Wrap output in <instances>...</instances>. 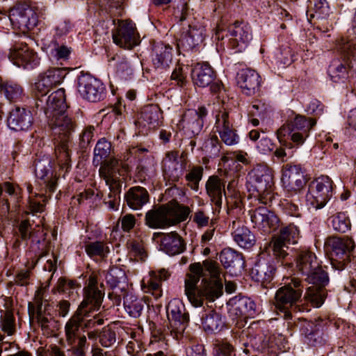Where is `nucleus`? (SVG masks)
<instances>
[{"mask_svg":"<svg viewBox=\"0 0 356 356\" xmlns=\"http://www.w3.org/2000/svg\"><path fill=\"white\" fill-rule=\"evenodd\" d=\"M97 283V275L92 273L83 289V300L65 325V339L69 345L76 343L85 328L92 327L95 324L102 325L104 322L103 319H97L95 315H92L100 308L104 295V289H100Z\"/></svg>","mask_w":356,"mask_h":356,"instance_id":"nucleus-2","label":"nucleus"},{"mask_svg":"<svg viewBox=\"0 0 356 356\" xmlns=\"http://www.w3.org/2000/svg\"><path fill=\"white\" fill-rule=\"evenodd\" d=\"M234 346L228 342H219L216 344L213 356H232Z\"/></svg>","mask_w":356,"mask_h":356,"instance_id":"nucleus-63","label":"nucleus"},{"mask_svg":"<svg viewBox=\"0 0 356 356\" xmlns=\"http://www.w3.org/2000/svg\"><path fill=\"white\" fill-rule=\"evenodd\" d=\"M77 344L72 345V350L75 356H85L86 350L88 349V344L85 335L79 337L76 340Z\"/></svg>","mask_w":356,"mask_h":356,"instance_id":"nucleus-62","label":"nucleus"},{"mask_svg":"<svg viewBox=\"0 0 356 356\" xmlns=\"http://www.w3.org/2000/svg\"><path fill=\"white\" fill-rule=\"evenodd\" d=\"M257 312L255 302L248 297L236 298L231 301L229 313L235 318L253 317Z\"/></svg>","mask_w":356,"mask_h":356,"instance_id":"nucleus-32","label":"nucleus"},{"mask_svg":"<svg viewBox=\"0 0 356 356\" xmlns=\"http://www.w3.org/2000/svg\"><path fill=\"white\" fill-rule=\"evenodd\" d=\"M207 36L204 20L194 19L188 24L178 42V47L186 51L193 50L201 46Z\"/></svg>","mask_w":356,"mask_h":356,"instance_id":"nucleus-18","label":"nucleus"},{"mask_svg":"<svg viewBox=\"0 0 356 356\" xmlns=\"http://www.w3.org/2000/svg\"><path fill=\"white\" fill-rule=\"evenodd\" d=\"M166 313L172 329L182 334L189 323V314L184 303L177 298L171 300L166 307Z\"/></svg>","mask_w":356,"mask_h":356,"instance_id":"nucleus-21","label":"nucleus"},{"mask_svg":"<svg viewBox=\"0 0 356 356\" xmlns=\"http://www.w3.org/2000/svg\"><path fill=\"white\" fill-rule=\"evenodd\" d=\"M273 170L264 165H258L250 173V184L256 191L261 203H266V195L269 194L273 184Z\"/></svg>","mask_w":356,"mask_h":356,"instance_id":"nucleus-16","label":"nucleus"},{"mask_svg":"<svg viewBox=\"0 0 356 356\" xmlns=\"http://www.w3.org/2000/svg\"><path fill=\"white\" fill-rule=\"evenodd\" d=\"M309 6L314 10V17L316 16L320 21L327 19L332 13L327 0H309Z\"/></svg>","mask_w":356,"mask_h":356,"instance_id":"nucleus-51","label":"nucleus"},{"mask_svg":"<svg viewBox=\"0 0 356 356\" xmlns=\"http://www.w3.org/2000/svg\"><path fill=\"white\" fill-rule=\"evenodd\" d=\"M281 181L289 196L299 194L307 183L301 165L292 163H287L283 166Z\"/></svg>","mask_w":356,"mask_h":356,"instance_id":"nucleus-15","label":"nucleus"},{"mask_svg":"<svg viewBox=\"0 0 356 356\" xmlns=\"http://www.w3.org/2000/svg\"><path fill=\"white\" fill-rule=\"evenodd\" d=\"M316 124V120L307 118L304 115L297 114L293 117H289L286 122L277 131V138L282 143L284 138L288 136L295 146L299 147L304 144Z\"/></svg>","mask_w":356,"mask_h":356,"instance_id":"nucleus-7","label":"nucleus"},{"mask_svg":"<svg viewBox=\"0 0 356 356\" xmlns=\"http://www.w3.org/2000/svg\"><path fill=\"white\" fill-rule=\"evenodd\" d=\"M127 170V165L120 162L116 159H111L102 163L99 168V176L105 181L109 189L121 188L120 177Z\"/></svg>","mask_w":356,"mask_h":356,"instance_id":"nucleus-23","label":"nucleus"},{"mask_svg":"<svg viewBox=\"0 0 356 356\" xmlns=\"http://www.w3.org/2000/svg\"><path fill=\"white\" fill-rule=\"evenodd\" d=\"M169 277V272L163 268L157 271H151L149 279L143 282V289L146 293H156V296H160L161 282L168 280Z\"/></svg>","mask_w":356,"mask_h":356,"instance_id":"nucleus-42","label":"nucleus"},{"mask_svg":"<svg viewBox=\"0 0 356 356\" xmlns=\"http://www.w3.org/2000/svg\"><path fill=\"white\" fill-rule=\"evenodd\" d=\"M124 198L129 207L134 210H138L149 202V195L145 188L134 186L128 190Z\"/></svg>","mask_w":356,"mask_h":356,"instance_id":"nucleus-41","label":"nucleus"},{"mask_svg":"<svg viewBox=\"0 0 356 356\" xmlns=\"http://www.w3.org/2000/svg\"><path fill=\"white\" fill-rule=\"evenodd\" d=\"M229 44L235 52H241L252 40L250 26L243 22H236L229 27Z\"/></svg>","mask_w":356,"mask_h":356,"instance_id":"nucleus-26","label":"nucleus"},{"mask_svg":"<svg viewBox=\"0 0 356 356\" xmlns=\"http://www.w3.org/2000/svg\"><path fill=\"white\" fill-rule=\"evenodd\" d=\"M232 236L234 242L244 249L252 248L256 242L254 234L243 222L238 220L232 222Z\"/></svg>","mask_w":356,"mask_h":356,"instance_id":"nucleus-34","label":"nucleus"},{"mask_svg":"<svg viewBox=\"0 0 356 356\" xmlns=\"http://www.w3.org/2000/svg\"><path fill=\"white\" fill-rule=\"evenodd\" d=\"M303 286L302 282L293 278L291 282L280 287L275 293V306L283 313L285 319L291 318V312H297V303L300 301Z\"/></svg>","mask_w":356,"mask_h":356,"instance_id":"nucleus-8","label":"nucleus"},{"mask_svg":"<svg viewBox=\"0 0 356 356\" xmlns=\"http://www.w3.org/2000/svg\"><path fill=\"white\" fill-rule=\"evenodd\" d=\"M33 168L35 177L44 180L48 191L54 193L57 187L58 178L53 173L51 159L48 156L37 159L34 161Z\"/></svg>","mask_w":356,"mask_h":356,"instance_id":"nucleus-28","label":"nucleus"},{"mask_svg":"<svg viewBox=\"0 0 356 356\" xmlns=\"http://www.w3.org/2000/svg\"><path fill=\"white\" fill-rule=\"evenodd\" d=\"M333 181L325 175H322L309 186L307 200L316 209L323 208L332 196Z\"/></svg>","mask_w":356,"mask_h":356,"instance_id":"nucleus-14","label":"nucleus"},{"mask_svg":"<svg viewBox=\"0 0 356 356\" xmlns=\"http://www.w3.org/2000/svg\"><path fill=\"white\" fill-rule=\"evenodd\" d=\"M185 248L184 240L176 232L165 234L161 239L160 249L169 255L181 254Z\"/></svg>","mask_w":356,"mask_h":356,"instance_id":"nucleus-40","label":"nucleus"},{"mask_svg":"<svg viewBox=\"0 0 356 356\" xmlns=\"http://www.w3.org/2000/svg\"><path fill=\"white\" fill-rule=\"evenodd\" d=\"M47 119L54 131V141H56V139L70 141L71 135L76 128V122L66 113V111Z\"/></svg>","mask_w":356,"mask_h":356,"instance_id":"nucleus-25","label":"nucleus"},{"mask_svg":"<svg viewBox=\"0 0 356 356\" xmlns=\"http://www.w3.org/2000/svg\"><path fill=\"white\" fill-rule=\"evenodd\" d=\"M339 57L334 58L328 67L330 79L343 83L352 72L356 73V44L351 40L341 38L337 44Z\"/></svg>","mask_w":356,"mask_h":356,"instance_id":"nucleus-5","label":"nucleus"},{"mask_svg":"<svg viewBox=\"0 0 356 356\" xmlns=\"http://www.w3.org/2000/svg\"><path fill=\"white\" fill-rule=\"evenodd\" d=\"M193 221L197 227H206L209 223L210 217L204 210L197 209L193 215Z\"/></svg>","mask_w":356,"mask_h":356,"instance_id":"nucleus-61","label":"nucleus"},{"mask_svg":"<svg viewBox=\"0 0 356 356\" xmlns=\"http://www.w3.org/2000/svg\"><path fill=\"white\" fill-rule=\"evenodd\" d=\"M8 58L18 67L33 68L38 65L36 54L25 44H18L10 49Z\"/></svg>","mask_w":356,"mask_h":356,"instance_id":"nucleus-27","label":"nucleus"},{"mask_svg":"<svg viewBox=\"0 0 356 356\" xmlns=\"http://www.w3.org/2000/svg\"><path fill=\"white\" fill-rule=\"evenodd\" d=\"M37 108L43 110L47 118L66 111L65 90L60 88L52 92L47 97H38L36 102Z\"/></svg>","mask_w":356,"mask_h":356,"instance_id":"nucleus-24","label":"nucleus"},{"mask_svg":"<svg viewBox=\"0 0 356 356\" xmlns=\"http://www.w3.org/2000/svg\"><path fill=\"white\" fill-rule=\"evenodd\" d=\"M300 238V229L294 224H289L282 227L279 234L272 238L269 245L270 248L272 249L273 256L278 262L280 261L282 266L290 264L288 261V244L297 243Z\"/></svg>","mask_w":356,"mask_h":356,"instance_id":"nucleus-9","label":"nucleus"},{"mask_svg":"<svg viewBox=\"0 0 356 356\" xmlns=\"http://www.w3.org/2000/svg\"><path fill=\"white\" fill-rule=\"evenodd\" d=\"M8 19L14 29L22 33L33 30L38 23V17L35 10L29 6L19 3L10 10Z\"/></svg>","mask_w":356,"mask_h":356,"instance_id":"nucleus-13","label":"nucleus"},{"mask_svg":"<svg viewBox=\"0 0 356 356\" xmlns=\"http://www.w3.org/2000/svg\"><path fill=\"white\" fill-rule=\"evenodd\" d=\"M113 23L114 28L112 30V38L118 46L131 49L140 43L136 25L131 20L114 19Z\"/></svg>","mask_w":356,"mask_h":356,"instance_id":"nucleus-11","label":"nucleus"},{"mask_svg":"<svg viewBox=\"0 0 356 356\" xmlns=\"http://www.w3.org/2000/svg\"><path fill=\"white\" fill-rule=\"evenodd\" d=\"M215 129L221 141L226 145L234 146L239 143L240 136L234 126L233 119L227 111H220L216 115Z\"/></svg>","mask_w":356,"mask_h":356,"instance_id":"nucleus-20","label":"nucleus"},{"mask_svg":"<svg viewBox=\"0 0 356 356\" xmlns=\"http://www.w3.org/2000/svg\"><path fill=\"white\" fill-rule=\"evenodd\" d=\"M0 93L10 102H17L24 95L23 88L17 83L0 76Z\"/></svg>","mask_w":356,"mask_h":356,"instance_id":"nucleus-43","label":"nucleus"},{"mask_svg":"<svg viewBox=\"0 0 356 356\" xmlns=\"http://www.w3.org/2000/svg\"><path fill=\"white\" fill-rule=\"evenodd\" d=\"M77 286L78 285L75 282L67 280L64 277H60L58 279L56 286L53 289V292H58L70 296L71 294H73L74 291Z\"/></svg>","mask_w":356,"mask_h":356,"instance_id":"nucleus-54","label":"nucleus"},{"mask_svg":"<svg viewBox=\"0 0 356 356\" xmlns=\"http://www.w3.org/2000/svg\"><path fill=\"white\" fill-rule=\"evenodd\" d=\"M28 308L29 314L35 315L43 331L49 333L52 330L56 323L53 315V307L47 300H43L40 290L36 291L33 302L29 303Z\"/></svg>","mask_w":356,"mask_h":356,"instance_id":"nucleus-12","label":"nucleus"},{"mask_svg":"<svg viewBox=\"0 0 356 356\" xmlns=\"http://www.w3.org/2000/svg\"><path fill=\"white\" fill-rule=\"evenodd\" d=\"M66 75V69L60 67L50 68L40 74L33 86L36 96L44 97L51 89L63 82Z\"/></svg>","mask_w":356,"mask_h":356,"instance_id":"nucleus-19","label":"nucleus"},{"mask_svg":"<svg viewBox=\"0 0 356 356\" xmlns=\"http://www.w3.org/2000/svg\"><path fill=\"white\" fill-rule=\"evenodd\" d=\"M204 168L201 165H195L191 168L185 175L186 185L193 191H197L200 182L203 177Z\"/></svg>","mask_w":356,"mask_h":356,"instance_id":"nucleus-49","label":"nucleus"},{"mask_svg":"<svg viewBox=\"0 0 356 356\" xmlns=\"http://www.w3.org/2000/svg\"><path fill=\"white\" fill-rule=\"evenodd\" d=\"M332 225L335 231L341 233H345L350 229V220L343 212L337 213L332 216Z\"/></svg>","mask_w":356,"mask_h":356,"instance_id":"nucleus-52","label":"nucleus"},{"mask_svg":"<svg viewBox=\"0 0 356 356\" xmlns=\"http://www.w3.org/2000/svg\"><path fill=\"white\" fill-rule=\"evenodd\" d=\"M250 219L255 226L261 227L264 232H270L276 229L280 224V220L275 213L266 207H260L249 211Z\"/></svg>","mask_w":356,"mask_h":356,"instance_id":"nucleus-30","label":"nucleus"},{"mask_svg":"<svg viewBox=\"0 0 356 356\" xmlns=\"http://www.w3.org/2000/svg\"><path fill=\"white\" fill-rule=\"evenodd\" d=\"M259 322H254L246 330L234 335V346H238L246 355L257 356L269 350V339L259 327Z\"/></svg>","mask_w":356,"mask_h":356,"instance_id":"nucleus-6","label":"nucleus"},{"mask_svg":"<svg viewBox=\"0 0 356 356\" xmlns=\"http://www.w3.org/2000/svg\"><path fill=\"white\" fill-rule=\"evenodd\" d=\"M276 272L277 267L273 261H259L251 269L250 276L256 282L268 284L274 279Z\"/></svg>","mask_w":356,"mask_h":356,"instance_id":"nucleus-37","label":"nucleus"},{"mask_svg":"<svg viewBox=\"0 0 356 356\" xmlns=\"http://www.w3.org/2000/svg\"><path fill=\"white\" fill-rule=\"evenodd\" d=\"M99 343L104 347H110L116 341L115 332L109 327L102 329L99 335Z\"/></svg>","mask_w":356,"mask_h":356,"instance_id":"nucleus-55","label":"nucleus"},{"mask_svg":"<svg viewBox=\"0 0 356 356\" xmlns=\"http://www.w3.org/2000/svg\"><path fill=\"white\" fill-rule=\"evenodd\" d=\"M124 307L130 316L138 318L142 314L144 302L142 299L132 294H127L124 297Z\"/></svg>","mask_w":356,"mask_h":356,"instance_id":"nucleus-47","label":"nucleus"},{"mask_svg":"<svg viewBox=\"0 0 356 356\" xmlns=\"http://www.w3.org/2000/svg\"><path fill=\"white\" fill-rule=\"evenodd\" d=\"M73 28V25L69 19H60L55 26L56 35L62 37L69 33Z\"/></svg>","mask_w":356,"mask_h":356,"instance_id":"nucleus-60","label":"nucleus"},{"mask_svg":"<svg viewBox=\"0 0 356 356\" xmlns=\"http://www.w3.org/2000/svg\"><path fill=\"white\" fill-rule=\"evenodd\" d=\"M216 77L215 72L208 63H198L193 66L191 78L194 84L199 87L209 86Z\"/></svg>","mask_w":356,"mask_h":356,"instance_id":"nucleus-36","label":"nucleus"},{"mask_svg":"<svg viewBox=\"0 0 356 356\" xmlns=\"http://www.w3.org/2000/svg\"><path fill=\"white\" fill-rule=\"evenodd\" d=\"M77 89L83 99L96 102L103 97L105 88L99 79L89 74H81L78 78Z\"/></svg>","mask_w":356,"mask_h":356,"instance_id":"nucleus-22","label":"nucleus"},{"mask_svg":"<svg viewBox=\"0 0 356 356\" xmlns=\"http://www.w3.org/2000/svg\"><path fill=\"white\" fill-rule=\"evenodd\" d=\"M190 273L185 280V294L195 307H202L204 301L213 302L222 294L220 268L217 262L204 260L189 266Z\"/></svg>","mask_w":356,"mask_h":356,"instance_id":"nucleus-1","label":"nucleus"},{"mask_svg":"<svg viewBox=\"0 0 356 356\" xmlns=\"http://www.w3.org/2000/svg\"><path fill=\"white\" fill-rule=\"evenodd\" d=\"M219 259L224 268L231 273L241 272L243 268L244 261L241 254L232 248L223 249L220 253Z\"/></svg>","mask_w":356,"mask_h":356,"instance_id":"nucleus-39","label":"nucleus"},{"mask_svg":"<svg viewBox=\"0 0 356 356\" xmlns=\"http://www.w3.org/2000/svg\"><path fill=\"white\" fill-rule=\"evenodd\" d=\"M190 213L188 206L171 201L148 211L145 215V222L152 229L165 228L185 221Z\"/></svg>","mask_w":356,"mask_h":356,"instance_id":"nucleus-4","label":"nucleus"},{"mask_svg":"<svg viewBox=\"0 0 356 356\" xmlns=\"http://www.w3.org/2000/svg\"><path fill=\"white\" fill-rule=\"evenodd\" d=\"M110 193L108 195V200L106 203L108 204V207L111 209L115 210L120 201V192L121 188L109 189Z\"/></svg>","mask_w":356,"mask_h":356,"instance_id":"nucleus-64","label":"nucleus"},{"mask_svg":"<svg viewBox=\"0 0 356 356\" xmlns=\"http://www.w3.org/2000/svg\"><path fill=\"white\" fill-rule=\"evenodd\" d=\"M207 115L208 109L204 106H199L197 110L189 109L184 113L177 126L188 137L197 136L202 130Z\"/></svg>","mask_w":356,"mask_h":356,"instance_id":"nucleus-17","label":"nucleus"},{"mask_svg":"<svg viewBox=\"0 0 356 356\" xmlns=\"http://www.w3.org/2000/svg\"><path fill=\"white\" fill-rule=\"evenodd\" d=\"M51 54L57 60L66 59L70 54V49L64 45H59L56 40H52L49 45Z\"/></svg>","mask_w":356,"mask_h":356,"instance_id":"nucleus-56","label":"nucleus"},{"mask_svg":"<svg viewBox=\"0 0 356 356\" xmlns=\"http://www.w3.org/2000/svg\"><path fill=\"white\" fill-rule=\"evenodd\" d=\"M105 280L106 284L113 289V291L108 293V298L113 300L114 304L120 305L122 296L118 293V290L122 292L125 288L127 281L125 272L118 267H112L106 273Z\"/></svg>","mask_w":356,"mask_h":356,"instance_id":"nucleus-29","label":"nucleus"},{"mask_svg":"<svg viewBox=\"0 0 356 356\" xmlns=\"http://www.w3.org/2000/svg\"><path fill=\"white\" fill-rule=\"evenodd\" d=\"M87 255L90 258L99 257L104 259L110 252L107 243L102 241L89 242L84 245Z\"/></svg>","mask_w":356,"mask_h":356,"instance_id":"nucleus-46","label":"nucleus"},{"mask_svg":"<svg viewBox=\"0 0 356 356\" xmlns=\"http://www.w3.org/2000/svg\"><path fill=\"white\" fill-rule=\"evenodd\" d=\"M221 147V143L216 136H211L205 141L204 149L210 156H218Z\"/></svg>","mask_w":356,"mask_h":356,"instance_id":"nucleus-57","label":"nucleus"},{"mask_svg":"<svg viewBox=\"0 0 356 356\" xmlns=\"http://www.w3.org/2000/svg\"><path fill=\"white\" fill-rule=\"evenodd\" d=\"M237 83L243 92L250 96L259 91L261 85V77L253 70L243 69L238 73Z\"/></svg>","mask_w":356,"mask_h":356,"instance_id":"nucleus-33","label":"nucleus"},{"mask_svg":"<svg viewBox=\"0 0 356 356\" xmlns=\"http://www.w3.org/2000/svg\"><path fill=\"white\" fill-rule=\"evenodd\" d=\"M296 269L303 280L312 286L307 289L305 299L313 307H321L326 297L325 287L329 283L327 273L315 253L308 249L300 250L296 257Z\"/></svg>","mask_w":356,"mask_h":356,"instance_id":"nucleus-3","label":"nucleus"},{"mask_svg":"<svg viewBox=\"0 0 356 356\" xmlns=\"http://www.w3.org/2000/svg\"><path fill=\"white\" fill-rule=\"evenodd\" d=\"M95 127L87 126L79 135V146L81 148H86L90 143L94 136Z\"/></svg>","mask_w":356,"mask_h":356,"instance_id":"nucleus-58","label":"nucleus"},{"mask_svg":"<svg viewBox=\"0 0 356 356\" xmlns=\"http://www.w3.org/2000/svg\"><path fill=\"white\" fill-rule=\"evenodd\" d=\"M161 115V111L156 105H147L141 111L140 123L144 126H149V128H155L159 125Z\"/></svg>","mask_w":356,"mask_h":356,"instance_id":"nucleus-44","label":"nucleus"},{"mask_svg":"<svg viewBox=\"0 0 356 356\" xmlns=\"http://www.w3.org/2000/svg\"><path fill=\"white\" fill-rule=\"evenodd\" d=\"M111 152V144L107 141L104 138L99 139L94 149V159L93 162L96 165L102 163L106 161Z\"/></svg>","mask_w":356,"mask_h":356,"instance_id":"nucleus-50","label":"nucleus"},{"mask_svg":"<svg viewBox=\"0 0 356 356\" xmlns=\"http://www.w3.org/2000/svg\"><path fill=\"white\" fill-rule=\"evenodd\" d=\"M152 59L154 66L157 69L163 70L169 67L172 60V47L161 42H154Z\"/></svg>","mask_w":356,"mask_h":356,"instance_id":"nucleus-35","label":"nucleus"},{"mask_svg":"<svg viewBox=\"0 0 356 356\" xmlns=\"http://www.w3.org/2000/svg\"><path fill=\"white\" fill-rule=\"evenodd\" d=\"M325 247L330 252L332 268L339 271L343 270L354 248L353 241L348 238L330 236L326 239Z\"/></svg>","mask_w":356,"mask_h":356,"instance_id":"nucleus-10","label":"nucleus"},{"mask_svg":"<svg viewBox=\"0 0 356 356\" xmlns=\"http://www.w3.org/2000/svg\"><path fill=\"white\" fill-rule=\"evenodd\" d=\"M56 161L60 168L65 169L67 172L71 167L70 154L68 149L70 141H63L56 139Z\"/></svg>","mask_w":356,"mask_h":356,"instance_id":"nucleus-45","label":"nucleus"},{"mask_svg":"<svg viewBox=\"0 0 356 356\" xmlns=\"http://www.w3.org/2000/svg\"><path fill=\"white\" fill-rule=\"evenodd\" d=\"M1 327L8 336L13 335L15 332V318L10 310H6L1 316Z\"/></svg>","mask_w":356,"mask_h":356,"instance_id":"nucleus-53","label":"nucleus"},{"mask_svg":"<svg viewBox=\"0 0 356 356\" xmlns=\"http://www.w3.org/2000/svg\"><path fill=\"white\" fill-rule=\"evenodd\" d=\"M202 327L207 333H216L220 332L224 327V321L221 316L218 313H212L206 315L202 319Z\"/></svg>","mask_w":356,"mask_h":356,"instance_id":"nucleus-48","label":"nucleus"},{"mask_svg":"<svg viewBox=\"0 0 356 356\" xmlns=\"http://www.w3.org/2000/svg\"><path fill=\"white\" fill-rule=\"evenodd\" d=\"M206 193L215 206L220 209L225 194V182L217 175L210 176L205 184Z\"/></svg>","mask_w":356,"mask_h":356,"instance_id":"nucleus-38","label":"nucleus"},{"mask_svg":"<svg viewBox=\"0 0 356 356\" xmlns=\"http://www.w3.org/2000/svg\"><path fill=\"white\" fill-rule=\"evenodd\" d=\"M7 122L10 129L16 131H26L32 125V114L24 108L15 107L10 111Z\"/></svg>","mask_w":356,"mask_h":356,"instance_id":"nucleus-31","label":"nucleus"},{"mask_svg":"<svg viewBox=\"0 0 356 356\" xmlns=\"http://www.w3.org/2000/svg\"><path fill=\"white\" fill-rule=\"evenodd\" d=\"M307 339L310 345L314 346H323L326 342V338L324 333L320 330H316L307 336Z\"/></svg>","mask_w":356,"mask_h":356,"instance_id":"nucleus-59","label":"nucleus"}]
</instances>
